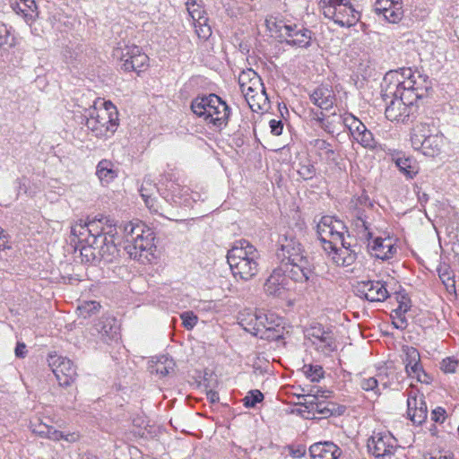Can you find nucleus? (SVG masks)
I'll use <instances>...</instances> for the list:
<instances>
[{
  "label": "nucleus",
  "mask_w": 459,
  "mask_h": 459,
  "mask_svg": "<svg viewBox=\"0 0 459 459\" xmlns=\"http://www.w3.org/2000/svg\"><path fill=\"white\" fill-rule=\"evenodd\" d=\"M402 351L404 356L403 358V361L405 365V369H408L411 366H415V364L420 362V355L416 348L409 345H403Z\"/></svg>",
  "instance_id": "obj_40"
},
{
  "label": "nucleus",
  "mask_w": 459,
  "mask_h": 459,
  "mask_svg": "<svg viewBox=\"0 0 459 459\" xmlns=\"http://www.w3.org/2000/svg\"><path fill=\"white\" fill-rule=\"evenodd\" d=\"M299 398L303 399V402H299V404L305 407L306 410L304 411L311 412L314 410V406L317 401L316 395H313L312 393H308L307 394L299 395Z\"/></svg>",
  "instance_id": "obj_58"
},
{
  "label": "nucleus",
  "mask_w": 459,
  "mask_h": 459,
  "mask_svg": "<svg viewBox=\"0 0 459 459\" xmlns=\"http://www.w3.org/2000/svg\"><path fill=\"white\" fill-rule=\"evenodd\" d=\"M438 276L448 292H455V281L447 266L437 269Z\"/></svg>",
  "instance_id": "obj_42"
},
{
  "label": "nucleus",
  "mask_w": 459,
  "mask_h": 459,
  "mask_svg": "<svg viewBox=\"0 0 459 459\" xmlns=\"http://www.w3.org/2000/svg\"><path fill=\"white\" fill-rule=\"evenodd\" d=\"M410 299L403 296L402 300L399 301V305L397 308L392 311L394 315H392L394 321L393 325L396 329L403 330L407 327L408 322L404 316V314L410 309Z\"/></svg>",
  "instance_id": "obj_31"
},
{
  "label": "nucleus",
  "mask_w": 459,
  "mask_h": 459,
  "mask_svg": "<svg viewBox=\"0 0 459 459\" xmlns=\"http://www.w3.org/2000/svg\"><path fill=\"white\" fill-rule=\"evenodd\" d=\"M247 103L256 100V99H263L264 102H269L265 88L262 82L261 77H255L250 84H247L241 90Z\"/></svg>",
  "instance_id": "obj_26"
},
{
  "label": "nucleus",
  "mask_w": 459,
  "mask_h": 459,
  "mask_svg": "<svg viewBox=\"0 0 459 459\" xmlns=\"http://www.w3.org/2000/svg\"><path fill=\"white\" fill-rule=\"evenodd\" d=\"M437 133V129L433 123L430 124L429 122H420L417 124L412 128L411 133V146L419 145L422 139L429 137V135H433Z\"/></svg>",
  "instance_id": "obj_30"
},
{
  "label": "nucleus",
  "mask_w": 459,
  "mask_h": 459,
  "mask_svg": "<svg viewBox=\"0 0 459 459\" xmlns=\"http://www.w3.org/2000/svg\"><path fill=\"white\" fill-rule=\"evenodd\" d=\"M264 400V394L260 390H250L243 398V405L246 408H255L257 403Z\"/></svg>",
  "instance_id": "obj_45"
},
{
  "label": "nucleus",
  "mask_w": 459,
  "mask_h": 459,
  "mask_svg": "<svg viewBox=\"0 0 459 459\" xmlns=\"http://www.w3.org/2000/svg\"><path fill=\"white\" fill-rule=\"evenodd\" d=\"M291 31H288L283 39L287 45L307 48L311 46L312 31L303 26L291 23Z\"/></svg>",
  "instance_id": "obj_22"
},
{
  "label": "nucleus",
  "mask_w": 459,
  "mask_h": 459,
  "mask_svg": "<svg viewBox=\"0 0 459 459\" xmlns=\"http://www.w3.org/2000/svg\"><path fill=\"white\" fill-rule=\"evenodd\" d=\"M11 6L16 13H22L27 22L33 21L38 15L35 0H14Z\"/></svg>",
  "instance_id": "obj_29"
},
{
  "label": "nucleus",
  "mask_w": 459,
  "mask_h": 459,
  "mask_svg": "<svg viewBox=\"0 0 459 459\" xmlns=\"http://www.w3.org/2000/svg\"><path fill=\"white\" fill-rule=\"evenodd\" d=\"M311 102L321 109L329 110L335 103V93L329 84H321L309 93Z\"/></svg>",
  "instance_id": "obj_21"
},
{
  "label": "nucleus",
  "mask_w": 459,
  "mask_h": 459,
  "mask_svg": "<svg viewBox=\"0 0 459 459\" xmlns=\"http://www.w3.org/2000/svg\"><path fill=\"white\" fill-rule=\"evenodd\" d=\"M293 458H301L306 455L307 449L304 445H289L285 446Z\"/></svg>",
  "instance_id": "obj_62"
},
{
  "label": "nucleus",
  "mask_w": 459,
  "mask_h": 459,
  "mask_svg": "<svg viewBox=\"0 0 459 459\" xmlns=\"http://www.w3.org/2000/svg\"><path fill=\"white\" fill-rule=\"evenodd\" d=\"M154 237L150 229L144 230V233L139 237L130 239V244L125 246V250L129 256L135 260H140L143 256L147 258L148 254L154 247Z\"/></svg>",
  "instance_id": "obj_15"
},
{
  "label": "nucleus",
  "mask_w": 459,
  "mask_h": 459,
  "mask_svg": "<svg viewBox=\"0 0 459 459\" xmlns=\"http://www.w3.org/2000/svg\"><path fill=\"white\" fill-rule=\"evenodd\" d=\"M259 328L271 329L273 327L282 326V318L277 316L273 313L258 312Z\"/></svg>",
  "instance_id": "obj_36"
},
{
  "label": "nucleus",
  "mask_w": 459,
  "mask_h": 459,
  "mask_svg": "<svg viewBox=\"0 0 459 459\" xmlns=\"http://www.w3.org/2000/svg\"><path fill=\"white\" fill-rule=\"evenodd\" d=\"M318 238L325 251L335 247V245L342 243L350 235L347 227L342 221L332 217L323 216L316 226Z\"/></svg>",
  "instance_id": "obj_6"
},
{
  "label": "nucleus",
  "mask_w": 459,
  "mask_h": 459,
  "mask_svg": "<svg viewBox=\"0 0 459 459\" xmlns=\"http://www.w3.org/2000/svg\"><path fill=\"white\" fill-rule=\"evenodd\" d=\"M408 377L416 378L418 382L429 385L432 377L424 370L421 361L405 369Z\"/></svg>",
  "instance_id": "obj_38"
},
{
  "label": "nucleus",
  "mask_w": 459,
  "mask_h": 459,
  "mask_svg": "<svg viewBox=\"0 0 459 459\" xmlns=\"http://www.w3.org/2000/svg\"><path fill=\"white\" fill-rule=\"evenodd\" d=\"M283 329V326L263 329L258 336L268 341H278L282 338Z\"/></svg>",
  "instance_id": "obj_51"
},
{
  "label": "nucleus",
  "mask_w": 459,
  "mask_h": 459,
  "mask_svg": "<svg viewBox=\"0 0 459 459\" xmlns=\"http://www.w3.org/2000/svg\"><path fill=\"white\" fill-rule=\"evenodd\" d=\"M446 410L438 406L431 411V420L437 423H443L446 420Z\"/></svg>",
  "instance_id": "obj_64"
},
{
  "label": "nucleus",
  "mask_w": 459,
  "mask_h": 459,
  "mask_svg": "<svg viewBox=\"0 0 459 459\" xmlns=\"http://www.w3.org/2000/svg\"><path fill=\"white\" fill-rule=\"evenodd\" d=\"M81 123L84 124L95 136L102 137L108 133L116 132L118 126V112L111 101L98 99L92 106L85 109Z\"/></svg>",
  "instance_id": "obj_4"
},
{
  "label": "nucleus",
  "mask_w": 459,
  "mask_h": 459,
  "mask_svg": "<svg viewBox=\"0 0 459 459\" xmlns=\"http://www.w3.org/2000/svg\"><path fill=\"white\" fill-rule=\"evenodd\" d=\"M314 146L319 150L324 152L325 155L328 160H334L333 157L334 155V151L332 148V145L325 140L323 139H316L315 140Z\"/></svg>",
  "instance_id": "obj_56"
},
{
  "label": "nucleus",
  "mask_w": 459,
  "mask_h": 459,
  "mask_svg": "<svg viewBox=\"0 0 459 459\" xmlns=\"http://www.w3.org/2000/svg\"><path fill=\"white\" fill-rule=\"evenodd\" d=\"M319 5L324 16L341 27L354 26L360 19L359 12L349 0H320Z\"/></svg>",
  "instance_id": "obj_5"
},
{
  "label": "nucleus",
  "mask_w": 459,
  "mask_h": 459,
  "mask_svg": "<svg viewBox=\"0 0 459 459\" xmlns=\"http://www.w3.org/2000/svg\"><path fill=\"white\" fill-rule=\"evenodd\" d=\"M81 255H82V260L87 263L97 264L101 260L99 258L100 255L98 254L97 248H94L91 243H88L87 247H83L81 249Z\"/></svg>",
  "instance_id": "obj_50"
},
{
  "label": "nucleus",
  "mask_w": 459,
  "mask_h": 459,
  "mask_svg": "<svg viewBox=\"0 0 459 459\" xmlns=\"http://www.w3.org/2000/svg\"><path fill=\"white\" fill-rule=\"evenodd\" d=\"M357 294L370 302H383L388 298L385 284L380 281H363L356 286Z\"/></svg>",
  "instance_id": "obj_17"
},
{
  "label": "nucleus",
  "mask_w": 459,
  "mask_h": 459,
  "mask_svg": "<svg viewBox=\"0 0 459 459\" xmlns=\"http://www.w3.org/2000/svg\"><path fill=\"white\" fill-rule=\"evenodd\" d=\"M378 377H380V381L385 387L392 385L394 382L400 383L403 379V373L396 372L393 368H387V372L385 373V377L388 378L387 381L384 382V377L381 373L378 375Z\"/></svg>",
  "instance_id": "obj_52"
},
{
  "label": "nucleus",
  "mask_w": 459,
  "mask_h": 459,
  "mask_svg": "<svg viewBox=\"0 0 459 459\" xmlns=\"http://www.w3.org/2000/svg\"><path fill=\"white\" fill-rule=\"evenodd\" d=\"M359 386L364 391H372L374 394L378 396L380 394V391L378 388V380L373 377H364L359 382Z\"/></svg>",
  "instance_id": "obj_53"
},
{
  "label": "nucleus",
  "mask_w": 459,
  "mask_h": 459,
  "mask_svg": "<svg viewBox=\"0 0 459 459\" xmlns=\"http://www.w3.org/2000/svg\"><path fill=\"white\" fill-rule=\"evenodd\" d=\"M190 108L195 115L204 118L207 125L219 132L226 128L231 116V108L214 93L195 98Z\"/></svg>",
  "instance_id": "obj_3"
},
{
  "label": "nucleus",
  "mask_w": 459,
  "mask_h": 459,
  "mask_svg": "<svg viewBox=\"0 0 459 459\" xmlns=\"http://www.w3.org/2000/svg\"><path fill=\"white\" fill-rule=\"evenodd\" d=\"M368 450L376 458L384 459L394 454L397 440L389 432H374L368 440Z\"/></svg>",
  "instance_id": "obj_9"
},
{
  "label": "nucleus",
  "mask_w": 459,
  "mask_h": 459,
  "mask_svg": "<svg viewBox=\"0 0 459 459\" xmlns=\"http://www.w3.org/2000/svg\"><path fill=\"white\" fill-rule=\"evenodd\" d=\"M307 335L312 340V344L317 351L325 355H330L337 350L336 339L333 333L325 329L321 325H314L307 330Z\"/></svg>",
  "instance_id": "obj_13"
},
{
  "label": "nucleus",
  "mask_w": 459,
  "mask_h": 459,
  "mask_svg": "<svg viewBox=\"0 0 459 459\" xmlns=\"http://www.w3.org/2000/svg\"><path fill=\"white\" fill-rule=\"evenodd\" d=\"M51 426L45 424L43 422L33 423L32 424V431L41 437H47L48 432L50 429Z\"/></svg>",
  "instance_id": "obj_63"
},
{
  "label": "nucleus",
  "mask_w": 459,
  "mask_h": 459,
  "mask_svg": "<svg viewBox=\"0 0 459 459\" xmlns=\"http://www.w3.org/2000/svg\"><path fill=\"white\" fill-rule=\"evenodd\" d=\"M96 175L102 184H108L117 177L114 164L108 160H101L98 163Z\"/></svg>",
  "instance_id": "obj_32"
},
{
  "label": "nucleus",
  "mask_w": 459,
  "mask_h": 459,
  "mask_svg": "<svg viewBox=\"0 0 459 459\" xmlns=\"http://www.w3.org/2000/svg\"><path fill=\"white\" fill-rule=\"evenodd\" d=\"M289 289V280L283 267L275 268L264 284L265 294L275 298L283 296Z\"/></svg>",
  "instance_id": "obj_18"
},
{
  "label": "nucleus",
  "mask_w": 459,
  "mask_h": 459,
  "mask_svg": "<svg viewBox=\"0 0 459 459\" xmlns=\"http://www.w3.org/2000/svg\"><path fill=\"white\" fill-rule=\"evenodd\" d=\"M267 27L271 31L278 33V37L284 39L288 31H291V22L271 17L266 20Z\"/></svg>",
  "instance_id": "obj_37"
},
{
  "label": "nucleus",
  "mask_w": 459,
  "mask_h": 459,
  "mask_svg": "<svg viewBox=\"0 0 459 459\" xmlns=\"http://www.w3.org/2000/svg\"><path fill=\"white\" fill-rule=\"evenodd\" d=\"M298 174L304 179H312L316 175V168L309 160H306L304 162H299Z\"/></svg>",
  "instance_id": "obj_46"
},
{
  "label": "nucleus",
  "mask_w": 459,
  "mask_h": 459,
  "mask_svg": "<svg viewBox=\"0 0 459 459\" xmlns=\"http://www.w3.org/2000/svg\"><path fill=\"white\" fill-rule=\"evenodd\" d=\"M139 191L142 198L145 201L146 199L154 197V194L158 193L159 189L150 178H144Z\"/></svg>",
  "instance_id": "obj_43"
},
{
  "label": "nucleus",
  "mask_w": 459,
  "mask_h": 459,
  "mask_svg": "<svg viewBox=\"0 0 459 459\" xmlns=\"http://www.w3.org/2000/svg\"><path fill=\"white\" fill-rule=\"evenodd\" d=\"M372 255L377 258L387 260L396 253V247L391 238H377L369 246Z\"/></svg>",
  "instance_id": "obj_25"
},
{
  "label": "nucleus",
  "mask_w": 459,
  "mask_h": 459,
  "mask_svg": "<svg viewBox=\"0 0 459 459\" xmlns=\"http://www.w3.org/2000/svg\"><path fill=\"white\" fill-rule=\"evenodd\" d=\"M100 308V303L94 300L85 301L78 306L80 316H83L84 318L95 314L97 311H99Z\"/></svg>",
  "instance_id": "obj_49"
},
{
  "label": "nucleus",
  "mask_w": 459,
  "mask_h": 459,
  "mask_svg": "<svg viewBox=\"0 0 459 459\" xmlns=\"http://www.w3.org/2000/svg\"><path fill=\"white\" fill-rule=\"evenodd\" d=\"M287 279L295 282H308L315 278L314 266L308 257L281 264Z\"/></svg>",
  "instance_id": "obj_10"
},
{
  "label": "nucleus",
  "mask_w": 459,
  "mask_h": 459,
  "mask_svg": "<svg viewBox=\"0 0 459 459\" xmlns=\"http://www.w3.org/2000/svg\"><path fill=\"white\" fill-rule=\"evenodd\" d=\"M260 253L246 239H239L228 251L227 262L235 278L249 281L260 270Z\"/></svg>",
  "instance_id": "obj_2"
},
{
  "label": "nucleus",
  "mask_w": 459,
  "mask_h": 459,
  "mask_svg": "<svg viewBox=\"0 0 459 459\" xmlns=\"http://www.w3.org/2000/svg\"><path fill=\"white\" fill-rule=\"evenodd\" d=\"M458 365L459 360L451 357H447L442 360L440 368L445 373H455L456 371Z\"/></svg>",
  "instance_id": "obj_59"
},
{
  "label": "nucleus",
  "mask_w": 459,
  "mask_h": 459,
  "mask_svg": "<svg viewBox=\"0 0 459 459\" xmlns=\"http://www.w3.org/2000/svg\"><path fill=\"white\" fill-rule=\"evenodd\" d=\"M180 318L184 327L187 330H192L198 322V317L193 311L183 312Z\"/></svg>",
  "instance_id": "obj_55"
},
{
  "label": "nucleus",
  "mask_w": 459,
  "mask_h": 459,
  "mask_svg": "<svg viewBox=\"0 0 459 459\" xmlns=\"http://www.w3.org/2000/svg\"><path fill=\"white\" fill-rule=\"evenodd\" d=\"M255 77H259V75L253 69L241 72L238 76L240 91L247 84H250Z\"/></svg>",
  "instance_id": "obj_57"
},
{
  "label": "nucleus",
  "mask_w": 459,
  "mask_h": 459,
  "mask_svg": "<svg viewBox=\"0 0 459 459\" xmlns=\"http://www.w3.org/2000/svg\"><path fill=\"white\" fill-rule=\"evenodd\" d=\"M93 330L104 342L119 339V325L113 316H101L94 324Z\"/></svg>",
  "instance_id": "obj_20"
},
{
  "label": "nucleus",
  "mask_w": 459,
  "mask_h": 459,
  "mask_svg": "<svg viewBox=\"0 0 459 459\" xmlns=\"http://www.w3.org/2000/svg\"><path fill=\"white\" fill-rule=\"evenodd\" d=\"M351 240L354 239L348 235L343 244L339 243V245H335V247L325 251L337 266L347 267L356 261L359 247L357 243H352Z\"/></svg>",
  "instance_id": "obj_11"
},
{
  "label": "nucleus",
  "mask_w": 459,
  "mask_h": 459,
  "mask_svg": "<svg viewBox=\"0 0 459 459\" xmlns=\"http://www.w3.org/2000/svg\"><path fill=\"white\" fill-rule=\"evenodd\" d=\"M71 233L77 237L80 241H86V239H90L89 236L84 238V236L88 235L87 225L86 222H82V220L72 226Z\"/></svg>",
  "instance_id": "obj_54"
},
{
  "label": "nucleus",
  "mask_w": 459,
  "mask_h": 459,
  "mask_svg": "<svg viewBox=\"0 0 459 459\" xmlns=\"http://www.w3.org/2000/svg\"><path fill=\"white\" fill-rule=\"evenodd\" d=\"M48 361L60 386H69L74 383L77 376L76 368L69 359L50 354Z\"/></svg>",
  "instance_id": "obj_8"
},
{
  "label": "nucleus",
  "mask_w": 459,
  "mask_h": 459,
  "mask_svg": "<svg viewBox=\"0 0 459 459\" xmlns=\"http://www.w3.org/2000/svg\"><path fill=\"white\" fill-rule=\"evenodd\" d=\"M278 245L277 256L281 259V264L307 257L301 244L292 234L280 236Z\"/></svg>",
  "instance_id": "obj_14"
},
{
  "label": "nucleus",
  "mask_w": 459,
  "mask_h": 459,
  "mask_svg": "<svg viewBox=\"0 0 459 459\" xmlns=\"http://www.w3.org/2000/svg\"><path fill=\"white\" fill-rule=\"evenodd\" d=\"M353 140L365 149L376 150L378 147L377 141L368 128H363L359 136L357 135Z\"/></svg>",
  "instance_id": "obj_39"
},
{
  "label": "nucleus",
  "mask_w": 459,
  "mask_h": 459,
  "mask_svg": "<svg viewBox=\"0 0 459 459\" xmlns=\"http://www.w3.org/2000/svg\"><path fill=\"white\" fill-rule=\"evenodd\" d=\"M444 137L438 132L422 139L419 145H412L414 150L420 151L425 156L435 157L441 152Z\"/></svg>",
  "instance_id": "obj_24"
},
{
  "label": "nucleus",
  "mask_w": 459,
  "mask_h": 459,
  "mask_svg": "<svg viewBox=\"0 0 459 459\" xmlns=\"http://www.w3.org/2000/svg\"><path fill=\"white\" fill-rule=\"evenodd\" d=\"M144 225L143 224H134L133 222H129L124 225V233L126 238V243L130 244V239L134 238L135 237H139L144 233Z\"/></svg>",
  "instance_id": "obj_41"
},
{
  "label": "nucleus",
  "mask_w": 459,
  "mask_h": 459,
  "mask_svg": "<svg viewBox=\"0 0 459 459\" xmlns=\"http://www.w3.org/2000/svg\"><path fill=\"white\" fill-rule=\"evenodd\" d=\"M341 119L345 127L348 128L352 139L361 133L367 126L351 113H345L341 116Z\"/></svg>",
  "instance_id": "obj_35"
},
{
  "label": "nucleus",
  "mask_w": 459,
  "mask_h": 459,
  "mask_svg": "<svg viewBox=\"0 0 459 459\" xmlns=\"http://www.w3.org/2000/svg\"><path fill=\"white\" fill-rule=\"evenodd\" d=\"M399 170L407 178H413L419 172V165L415 159L403 155L394 158Z\"/></svg>",
  "instance_id": "obj_27"
},
{
  "label": "nucleus",
  "mask_w": 459,
  "mask_h": 459,
  "mask_svg": "<svg viewBox=\"0 0 459 459\" xmlns=\"http://www.w3.org/2000/svg\"><path fill=\"white\" fill-rule=\"evenodd\" d=\"M256 319H258V312L255 314H242L238 317V324L246 332L250 333L254 336H258L263 328H259L258 320Z\"/></svg>",
  "instance_id": "obj_34"
},
{
  "label": "nucleus",
  "mask_w": 459,
  "mask_h": 459,
  "mask_svg": "<svg viewBox=\"0 0 459 459\" xmlns=\"http://www.w3.org/2000/svg\"><path fill=\"white\" fill-rule=\"evenodd\" d=\"M144 204L152 212L166 217L163 207L159 204L155 197L146 199Z\"/></svg>",
  "instance_id": "obj_61"
},
{
  "label": "nucleus",
  "mask_w": 459,
  "mask_h": 459,
  "mask_svg": "<svg viewBox=\"0 0 459 459\" xmlns=\"http://www.w3.org/2000/svg\"><path fill=\"white\" fill-rule=\"evenodd\" d=\"M79 436L76 433H67L54 429L52 426L48 432L47 438H49L54 441L65 440L67 442H75L78 439Z\"/></svg>",
  "instance_id": "obj_44"
},
{
  "label": "nucleus",
  "mask_w": 459,
  "mask_h": 459,
  "mask_svg": "<svg viewBox=\"0 0 459 459\" xmlns=\"http://www.w3.org/2000/svg\"><path fill=\"white\" fill-rule=\"evenodd\" d=\"M109 227L108 231H106V236H100V238H94L93 240L86 239L87 243L97 248L100 259L104 263H112L119 257V249L114 241V231Z\"/></svg>",
  "instance_id": "obj_12"
},
{
  "label": "nucleus",
  "mask_w": 459,
  "mask_h": 459,
  "mask_svg": "<svg viewBox=\"0 0 459 459\" xmlns=\"http://www.w3.org/2000/svg\"><path fill=\"white\" fill-rule=\"evenodd\" d=\"M355 225L359 229L362 227L364 231L367 232L366 236L368 238L372 237V233L369 231V223L367 221L365 211L362 209H355L354 211Z\"/></svg>",
  "instance_id": "obj_47"
},
{
  "label": "nucleus",
  "mask_w": 459,
  "mask_h": 459,
  "mask_svg": "<svg viewBox=\"0 0 459 459\" xmlns=\"http://www.w3.org/2000/svg\"><path fill=\"white\" fill-rule=\"evenodd\" d=\"M175 362L172 358L169 356L162 355L156 359V360H152L151 365L149 366L150 372L152 374H157L160 377H166L174 371Z\"/></svg>",
  "instance_id": "obj_28"
},
{
  "label": "nucleus",
  "mask_w": 459,
  "mask_h": 459,
  "mask_svg": "<svg viewBox=\"0 0 459 459\" xmlns=\"http://www.w3.org/2000/svg\"><path fill=\"white\" fill-rule=\"evenodd\" d=\"M87 232L91 240L94 238H100V236H106V232H103V229H99V224L96 221L86 222Z\"/></svg>",
  "instance_id": "obj_60"
},
{
  "label": "nucleus",
  "mask_w": 459,
  "mask_h": 459,
  "mask_svg": "<svg viewBox=\"0 0 459 459\" xmlns=\"http://www.w3.org/2000/svg\"><path fill=\"white\" fill-rule=\"evenodd\" d=\"M374 11L377 14H383L388 22L398 23L404 13L403 0H376Z\"/></svg>",
  "instance_id": "obj_19"
},
{
  "label": "nucleus",
  "mask_w": 459,
  "mask_h": 459,
  "mask_svg": "<svg viewBox=\"0 0 459 459\" xmlns=\"http://www.w3.org/2000/svg\"><path fill=\"white\" fill-rule=\"evenodd\" d=\"M113 55L120 59L122 62L121 67L126 72H138L149 61L148 56L136 45L117 48Z\"/></svg>",
  "instance_id": "obj_7"
},
{
  "label": "nucleus",
  "mask_w": 459,
  "mask_h": 459,
  "mask_svg": "<svg viewBox=\"0 0 459 459\" xmlns=\"http://www.w3.org/2000/svg\"><path fill=\"white\" fill-rule=\"evenodd\" d=\"M312 411L322 415L323 418H329L333 415H341L343 412V408L334 403L321 400L316 401Z\"/></svg>",
  "instance_id": "obj_33"
},
{
  "label": "nucleus",
  "mask_w": 459,
  "mask_h": 459,
  "mask_svg": "<svg viewBox=\"0 0 459 459\" xmlns=\"http://www.w3.org/2000/svg\"><path fill=\"white\" fill-rule=\"evenodd\" d=\"M407 415L415 425H421L428 418V407L423 394L407 391Z\"/></svg>",
  "instance_id": "obj_16"
},
{
  "label": "nucleus",
  "mask_w": 459,
  "mask_h": 459,
  "mask_svg": "<svg viewBox=\"0 0 459 459\" xmlns=\"http://www.w3.org/2000/svg\"><path fill=\"white\" fill-rule=\"evenodd\" d=\"M304 372L312 382H319L324 377L325 371L319 365H305Z\"/></svg>",
  "instance_id": "obj_48"
},
{
  "label": "nucleus",
  "mask_w": 459,
  "mask_h": 459,
  "mask_svg": "<svg viewBox=\"0 0 459 459\" xmlns=\"http://www.w3.org/2000/svg\"><path fill=\"white\" fill-rule=\"evenodd\" d=\"M309 454L311 459H338L342 450L334 443L325 441L310 446Z\"/></svg>",
  "instance_id": "obj_23"
},
{
  "label": "nucleus",
  "mask_w": 459,
  "mask_h": 459,
  "mask_svg": "<svg viewBox=\"0 0 459 459\" xmlns=\"http://www.w3.org/2000/svg\"><path fill=\"white\" fill-rule=\"evenodd\" d=\"M431 82L429 76L403 67L389 71L384 77L382 97L385 100V117L390 121L408 123L418 110V102L429 97Z\"/></svg>",
  "instance_id": "obj_1"
}]
</instances>
